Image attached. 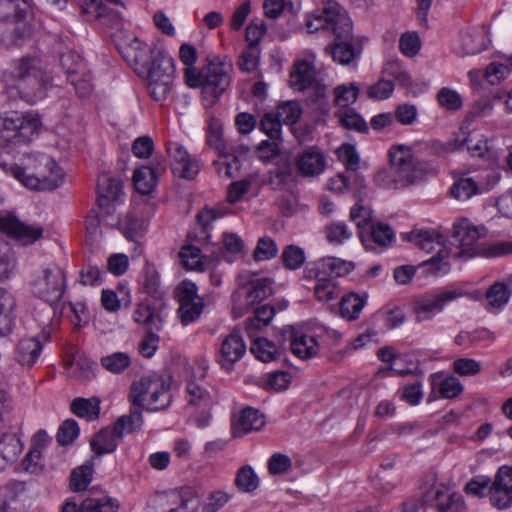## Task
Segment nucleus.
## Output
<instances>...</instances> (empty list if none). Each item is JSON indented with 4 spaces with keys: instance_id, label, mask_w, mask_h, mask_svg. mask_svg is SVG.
I'll list each match as a JSON object with an SVG mask.
<instances>
[{
    "instance_id": "nucleus-1",
    "label": "nucleus",
    "mask_w": 512,
    "mask_h": 512,
    "mask_svg": "<svg viewBox=\"0 0 512 512\" xmlns=\"http://www.w3.org/2000/svg\"><path fill=\"white\" fill-rule=\"evenodd\" d=\"M309 33L330 31L335 37L334 44L326 46V53L334 61L349 65L358 59L361 50L353 44L352 22L347 12L335 0H323V7L307 17Z\"/></svg>"
},
{
    "instance_id": "nucleus-2",
    "label": "nucleus",
    "mask_w": 512,
    "mask_h": 512,
    "mask_svg": "<svg viewBox=\"0 0 512 512\" xmlns=\"http://www.w3.org/2000/svg\"><path fill=\"white\" fill-rule=\"evenodd\" d=\"M0 166L31 190H54L59 187L64 177L55 160L44 153L25 154L19 163H0Z\"/></svg>"
},
{
    "instance_id": "nucleus-3",
    "label": "nucleus",
    "mask_w": 512,
    "mask_h": 512,
    "mask_svg": "<svg viewBox=\"0 0 512 512\" xmlns=\"http://www.w3.org/2000/svg\"><path fill=\"white\" fill-rule=\"evenodd\" d=\"M485 235L483 228H477L467 219H459L453 224V239L457 246L450 249V256L455 259L467 260L478 255L485 257H501L512 254V241H497L482 246L479 239Z\"/></svg>"
},
{
    "instance_id": "nucleus-4",
    "label": "nucleus",
    "mask_w": 512,
    "mask_h": 512,
    "mask_svg": "<svg viewBox=\"0 0 512 512\" xmlns=\"http://www.w3.org/2000/svg\"><path fill=\"white\" fill-rule=\"evenodd\" d=\"M390 178L395 188H406L423 181L429 171L427 161L419 158L414 146L394 144L388 150Z\"/></svg>"
},
{
    "instance_id": "nucleus-5",
    "label": "nucleus",
    "mask_w": 512,
    "mask_h": 512,
    "mask_svg": "<svg viewBox=\"0 0 512 512\" xmlns=\"http://www.w3.org/2000/svg\"><path fill=\"white\" fill-rule=\"evenodd\" d=\"M170 384L161 375L150 373L144 375L131 385L129 399L132 407L130 413L142 410L159 411L166 409L171 403Z\"/></svg>"
},
{
    "instance_id": "nucleus-6",
    "label": "nucleus",
    "mask_w": 512,
    "mask_h": 512,
    "mask_svg": "<svg viewBox=\"0 0 512 512\" xmlns=\"http://www.w3.org/2000/svg\"><path fill=\"white\" fill-rule=\"evenodd\" d=\"M224 62L219 55L207 56V65L198 71L194 66L186 67L185 83L191 88L202 87L203 104L206 109L213 108L220 100L224 87Z\"/></svg>"
},
{
    "instance_id": "nucleus-7",
    "label": "nucleus",
    "mask_w": 512,
    "mask_h": 512,
    "mask_svg": "<svg viewBox=\"0 0 512 512\" xmlns=\"http://www.w3.org/2000/svg\"><path fill=\"white\" fill-rule=\"evenodd\" d=\"M16 88L27 103L35 104L47 96L50 77L43 71L36 58L24 57L15 67Z\"/></svg>"
},
{
    "instance_id": "nucleus-8",
    "label": "nucleus",
    "mask_w": 512,
    "mask_h": 512,
    "mask_svg": "<svg viewBox=\"0 0 512 512\" xmlns=\"http://www.w3.org/2000/svg\"><path fill=\"white\" fill-rule=\"evenodd\" d=\"M239 290L232 295V314L241 317L245 310L272 294L273 281L269 278H258L256 273L244 271L237 277Z\"/></svg>"
},
{
    "instance_id": "nucleus-9",
    "label": "nucleus",
    "mask_w": 512,
    "mask_h": 512,
    "mask_svg": "<svg viewBox=\"0 0 512 512\" xmlns=\"http://www.w3.org/2000/svg\"><path fill=\"white\" fill-rule=\"evenodd\" d=\"M143 425V416L139 411H133L129 415L121 416L112 429H101L90 441L91 450L96 456L114 452L118 447V442L124 434L132 433L140 429Z\"/></svg>"
},
{
    "instance_id": "nucleus-10",
    "label": "nucleus",
    "mask_w": 512,
    "mask_h": 512,
    "mask_svg": "<svg viewBox=\"0 0 512 512\" xmlns=\"http://www.w3.org/2000/svg\"><path fill=\"white\" fill-rule=\"evenodd\" d=\"M175 76L173 58L163 52H157L148 69L147 89L156 100H165L172 91Z\"/></svg>"
},
{
    "instance_id": "nucleus-11",
    "label": "nucleus",
    "mask_w": 512,
    "mask_h": 512,
    "mask_svg": "<svg viewBox=\"0 0 512 512\" xmlns=\"http://www.w3.org/2000/svg\"><path fill=\"white\" fill-rule=\"evenodd\" d=\"M40 120L31 114L0 116V147L26 143L38 133Z\"/></svg>"
},
{
    "instance_id": "nucleus-12",
    "label": "nucleus",
    "mask_w": 512,
    "mask_h": 512,
    "mask_svg": "<svg viewBox=\"0 0 512 512\" xmlns=\"http://www.w3.org/2000/svg\"><path fill=\"white\" fill-rule=\"evenodd\" d=\"M65 289V274L57 266L44 268L32 283L33 294L49 304L57 303Z\"/></svg>"
},
{
    "instance_id": "nucleus-13",
    "label": "nucleus",
    "mask_w": 512,
    "mask_h": 512,
    "mask_svg": "<svg viewBox=\"0 0 512 512\" xmlns=\"http://www.w3.org/2000/svg\"><path fill=\"white\" fill-rule=\"evenodd\" d=\"M179 302L178 315L183 325L196 321L204 308L202 299L197 294V287L190 281H183L176 289Z\"/></svg>"
},
{
    "instance_id": "nucleus-14",
    "label": "nucleus",
    "mask_w": 512,
    "mask_h": 512,
    "mask_svg": "<svg viewBox=\"0 0 512 512\" xmlns=\"http://www.w3.org/2000/svg\"><path fill=\"white\" fill-rule=\"evenodd\" d=\"M464 296L462 289L453 288L438 292L435 295L417 300L414 304L415 318L417 322L431 319L435 314L441 312L450 302Z\"/></svg>"
},
{
    "instance_id": "nucleus-15",
    "label": "nucleus",
    "mask_w": 512,
    "mask_h": 512,
    "mask_svg": "<svg viewBox=\"0 0 512 512\" xmlns=\"http://www.w3.org/2000/svg\"><path fill=\"white\" fill-rule=\"evenodd\" d=\"M61 64L66 70L70 83L74 86L80 97H85L92 91L91 76L86 72L84 60L75 53L62 55Z\"/></svg>"
},
{
    "instance_id": "nucleus-16",
    "label": "nucleus",
    "mask_w": 512,
    "mask_h": 512,
    "mask_svg": "<svg viewBox=\"0 0 512 512\" xmlns=\"http://www.w3.org/2000/svg\"><path fill=\"white\" fill-rule=\"evenodd\" d=\"M0 232L6 233L23 245L33 244L43 236V228L20 221L16 216L0 212Z\"/></svg>"
},
{
    "instance_id": "nucleus-17",
    "label": "nucleus",
    "mask_w": 512,
    "mask_h": 512,
    "mask_svg": "<svg viewBox=\"0 0 512 512\" xmlns=\"http://www.w3.org/2000/svg\"><path fill=\"white\" fill-rule=\"evenodd\" d=\"M489 501L493 507L504 510L512 506V468L498 469L491 484Z\"/></svg>"
},
{
    "instance_id": "nucleus-18",
    "label": "nucleus",
    "mask_w": 512,
    "mask_h": 512,
    "mask_svg": "<svg viewBox=\"0 0 512 512\" xmlns=\"http://www.w3.org/2000/svg\"><path fill=\"white\" fill-rule=\"evenodd\" d=\"M167 152L171 158V169L175 176L191 180L199 173V162L192 159L182 145L177 142H169Z\"/></svg>"
},
{
    "instance_id": "nucleus-19",
    "label": "nucleus",
    "mask_w": 512,
    "mask_h": 512,
    "mask_svg": "<svg viewBox=\"0 0 512 512\" xmlns=\"http://www.w3.org/2000/svg\"><path fill=\"white\" fill-rule=\"evenodd\" d=\"M408 241L415 243L420 249L430 253L439 247L436 256L423 262V265L434 264L450 256V249L443 246L442 237L433 231L419 230L407 234Z\"/></svg>"
},
{
    "instance_id": "nucleus-20",
    "label": "nucleus",
    "mask_w": 512,
    "mask_h": 512,
    "mask_svg": "<svg viewBox=\"0 0 512 512\" xmlns=\"http://www.w3.org/2000/svg\"><path fill=\"white\" fill-rule=\"evenodd\" d=\"M159 501L164 512H197L200 506L199 498L189 488L167 492Z\"/></svg>"
},
{
    "instance_id": "nucleus-21",
    "label": "nucleus",
    "mask_w": 512,
    "mask_h": 512,
    "mask_svg": "<svg viewBox=\"0 0 512 512\" xmlns=\"http://www.w3.org/2000/svg\"><path fill=\"white\" fill-rule=\"evenodd\" d=\"M122 194V182L119 178L111 176L109 173H102L97 181V201L99 207L111 214L114 211V203L117 202Z\"/></svg>"
},
{
    "instance_id": "nucleus-22",
    "label": "nucleus",
    "mask_w": 512,
    "mask_h": 512,
    "mask_svg": "<svg viewBox=\"0 0 512 512\" xmlns=\"http://www.w3.org/2000/svg\"><path fill=\"white\" fill-rule=\"evenodd\" d=\"M295 166L300 175L315 177L324 172L326 168V158L319 148L309 147L297 155Z\"/></svg>"
},
{
    "instance_id": "nucleus-23",
    "label": "nucleus",
    "mask_w": 512,
    "mask_h": 512,
    "mask_svg": "<svg viewBox=\"0 0 512 512\" xmlns=\"http://www.w3.org/2000/svg\"><path fill=\"white\" fill-rule=\"evenodd\" d=\"M265 426L263 414L251 407L243 409L239 415L231 420V434L233 438H241L249 432L259 431Z\"/></svg>"
},
{
    "instance_id": "nucleus-24",
    "label": "nucleus",
    "mask_w": 512,
    "mask_h": 512,
    "mask_svg": "<svg viewBox=\"0 0 512 512\" xmlns=\"http://www.w3.org/2000/svg\"><path fill=\"white\" fill-rule=\"evenodd\" d=\"M205 143L219 158L224 156V124L221 111L209 113L206 120Z\"/></svg>"
},
{
    "instance_id": "nucleus-25",
    "label": "nucleus",
    "mask_w": 512,
    "mask_h": 512,
    "mask_svg": "<svg viewBox=\"0 0 512 512\" xmlns=\"http://www.w3.org/2000/svg\"><path fill=\"white\" fill-rule=\"evenodd\" d=\"M49 336L50 330L44 329L37 337L20 340L16 349L17 361L21 365L33 366L40 356L43 341H47Z\"/></svg>"
},
{
    "instance_id": "nucleus-26",
    "label": "nucleus",
    "mask_w": 512,
    "mask_h": 512,
    "mask_svg": "<svg viewBox=\"0 0 512 512\" xmlns=\"http://www.w3.org/2000/svg\"><path fill=\"white\" fill-rule=\"evenodd\" d=\"M283 334L289 336L290 349L298 358L309 359L317 354L319 345L313 336L300 335L297 337L292 327H285Z\"/></svg>"
},
{
    "instance_id": "nucleus-27",
    "label": "nucleus",
    "mask_w": 512,
    "mask_h": 512,
    "mask_svg": "<svg viewBox=\"0 0 512 512\" xmlns=\"http://www.w3.org/2000/svg\"><path fill=\"white\" fill-rule=\"evenodd\" d=\"M317 81L315 68L310 62L302 60L294 64L289 78L291 88L296 91H304Z\"/></svg>"
},
{
    "instance_id": "nucleus-28",
    "label": "nucleus",
    "mask_w": 512,
    "mask_h": 512,
    "mask_svg": "<svg viewBox=\"0 0 512 512\" xmlns=\"http://www.w3.org/2000/svg\"><path fill=\"white\" fill-rule=\"evenodd\" d=\"M23 450L16 434L4 433L0 436V472L14 464Z\"/></svg>"
},
{
    "instance_id": "nucleus-29",
    "label": "nucleus",
    "mask_w": 512,
    "mask_h": 512,
    "mask_svg": "<svg viewBox=\"0 0 512 512\" xmlns=\"http://www.w3.org/2000/svg\"><path fill=\"white\" fill-rule=\"evenodd\" d=\"M432 505L437 512H466L463 496L437 489L432 492Z\"/></svg>"
},
{
    "instance_id": "nucleus-30",
    "label": "nucleus",
    "mask_w": 512,
    "mask_h": 512,
    "mask_svg": "<svg viewBox=\"0 0 512 512\" xmlns=\"http://www.w3.org/2000/svg\"><path fill=\"white\" fill-rule=\"evenodd\" d=\"M510 296V290L505 282H495L485 293L484 308L490 313H497L508 304Z\"/></svg>"
},
{
    "instance_id": "nucleus-31",
    "label": "nucleus",
    "mask_w": 512,
    "mask_h": 512,
    "mask_svg": "<svg viewBox=\"0 0 512 512\" xmlns=\"http://www.w3.org/2000/svg\"><path fill=\"white\" fill-rule=\"evenodd\" d=\"M218 218H220V215H218L213 209H203L197 215V227L191 230L187 235L188 240L196 243L208 241L211 238V224Z\"/></svg>"
},
{
    "instance_id": "nucleus-32",
    "label": "nucleus",
    "mask_w": 512,
    "mask_h": 512,
    "mask_svg": "<svg viewBox=\"0 0 512 512\" xmlns=\"http://www.w3.org/2000/svg\"><path fill=\"white\" fill-rule=\"evenodd\" d=\"M461 46L464 54L475 55L487 48L488 39L483 28H473L461 34Z\"/></svg>"
},
{
    "instance_id": "nucleus-33",
    "label": "nucleus",
    "mask_w": 512,
    "mask_h": 512,
    "mask_svg": "<svg viewBox=\"0 0 512 512\" xmlns=\"http://www.w3.org/2000/svg\"><path fill=\"white\" fill-rule=\"evenodd\" d=\"M251 353L262 362H271L279 359L283 348L264 337H256L251 340Z\"/></svg>"
},
{
    "instance_id": "nucleus-34",
    "label": "nucleus",
    "mask_w": 512,
    "mask_h": 512,
    "mask_svg": "<svg viewBox=\"0 0 512 512\" xmlns=\"http://www.w3.org/2000/svg\"><path fill=\"white\" fill-rule=\"evenodd\" d=\"M354 268L353 263L336 257L323 258L319 263V273L328 275L329 279L341 277L350 273Z\"/></svg>"
},
{
    "instance_id": "nucleus-35",
    "label": "nucleus",
    "mask_w": 512,
    "mask_h": 512,
    "mask_svg": "<svg viewBox=\"0 0 512 512\" xmlns=\"http://www.w3.org/2000/svg\"><path fill=\"white\" fill-rule=\"evenodd\" d=\"M83 10L86 14L101 20L107 25L112 24L119 16L103 0H88L83 6Z\"/></svg>"
},
{
    "instance_id": "nucleus-36",
    "label": "nucleus",
    "mask_w": 512,
    "mask_h": 512,
    "mask_svg": "<svg viewBox=\"0 0 512 512\" xmlns=\"http://www.w3.org/2000/svg\"><path fill=\"white\" fill-rule=\"evenodd\" d=\"M28 9L26 0H0V22L24 18Z\"/></svg>"
},
{
    "instance_id": "nucleus-37",
    "label": "nucleus",
    "mask_w": 512,
    "mask_h": 512,
    "mask_svg": "<svg viewBox=\"0 0 512 512\" xmlns=\"http://www.w3.org/2000/svg\"><path fill=\"white\" fill-rule=\"evenodd\" d=\"M134 320L142 324L146 330L160 331L162 328V319L156 314L149 305L141 303L133 313Z\"/></svg>"
},
{
    "instance_id": "nucleus-38",
    "label": "nucleus",
    "mask_w": 512,
    "mask_h": 512,
    "mask_svg": "<svg viewBox=\"0 0 512 512\" xmlns=\"http://www.w3.org/2000/svg\"><path fill=\"white\" fill-rule=\"evenodd\" d=\"M100 401L97 398H76L71 403V411L78 417L87 420L98 418Z\"/></svg>"
},
{
    "instance_id": "nucleus-39",
    "label": "nucleus",
    "mask_w": 512,
    "mask_h": 512,
    "mask_svg": "<svg viewBox=\"0 0 512 512\" xmlns=\"http://www.w3.org/2000/svg\"><path fill=\"white\" fill-rule=\"evenodd\" d=\"M492 480L486 475L472 477L464 486V492L471 497L484 498L489 496Z\"/></svg>"
},
{
    "instance_id": "nucleus-40",
    "label": "nucleus",
    "mask_w": 512,
    "mask_h": 512,
    "mask_svg": "<svg viewBox=\"0 0 512 512\" xmlns=\"http://www.w3.org/2000/svg\"><path fill=\"white\" fill-rule=\"evenodd\" d=\"M479 192L477 182L467 176H463L456 180L451 187V195L460 201L470 199L473 195Z\"/></svg>"
},
{
    "instance_id": "nucleus-41",
    "label": "nucleus",
    "mask_w": 512,
    "mask_h": 512,
    "mask_svg": "<svg viewBox=\"0 0 512 512\" xmlns=\"http://www.w3.org/2000/svg\"><path fill=\"white\" fill-rule=\"evenodd\" d=\"M366 299L356 293H350L342 298L340 305L341 315L348 320H355L362 311Z\"/></svg>"
},
{
    "instance_id": "nucleus-42",
    "label": "nucleus",
    "mask_w": 512,
    "mask_h": 512,
    "mask_svg": "<svg viewBox=\"0 0 512 512\" xmlns=\"http://www.w3.org/2000/svg\"><path fill=\"white\" fill-rule=\"evenodd\" d=\"M118 508L117 501L108 497L86 498L80 505L81 512H117Z\"/></svg>"
},
{
    "instance_id": "nucleus-43",
    "label": "nucleus",
    "mask_w": 512,
    "mask_h": 512,
    "mask_svg": "<svg viewBox=\"0 0 512 512\" xmlns=\"http://www.w3.org/2000/svg\"><path fill=\"white\" fill-rule=\"evenodd\" d=\"M148 166H142L136 169L133 174V182L135 189L143 195L150 194L157 185L154 176Z\"/></svg>"
},
{
    "instance_id": "nucleus-44",
    "label": "nucleus",
    "mask_w": 512,
    "mask_h": 512,
    "mask_svg": "<svg viewBox=\"0 0 512 512\" xmlns=\"http://www.w3.org/2000/svg\"><path fill=\"white\" fill-rule=\"evenodd\" d=\"M146 221L136 212H129L123 223V233L127 239L134 240L146 230Z\"/></svg>"
},
{
    "instance_id": "nucleus-45",
    "label": "nucleus",
    "mask_w": 512,
    "mask_h": 512,
    "mask_svg": "<svg viewBox=\"0 0 512 512\" xmlns=\"http://www.w3.org/2000/svg\"><path fill=\"white\" fill-rule=\"evenodd\" d=\"M321 275V273H318L316 276L314 293L318 300L328 302L338 296V289L333 279Z\"/></svg>"
},
{
    "instance_id": "nucleus-46",
    "label": "nucleus",
    "mask_w": 512,
    "mask_h": 512,
    "mask_svg": "<svg viewBox=\"0 0 512 512\" xmlns=\"http://www.w3.org/2000/svg\"><path fill=\"white\" fill-rule=\"evenodd\" d=\"M131 364L130 356L124 352H115L101 358V365L109 372L119 374Z\"/></svg>"
},
{
    "instance_id": "nucleus-47",
    "label": "nucleus",
    "mask_w": 512,
    "mask_h": 512,
    "mask_svg": "<svg viewBox=\"0 0 512 512\" xmlns=\"http://www.w3.org/2000/svg\"><path fill=\"white\" fill-rule=\"evenodd\" d=\"M246 353V344L238 331L226 337V361L236 362Z\"/></svg>"
},
{
    "instance_id": "nucleus-48",
    "label": "nucleus",
    "mask_w": 512,
    "mask_h": 512,
    "mask_svg": "<svg viewBox=\"0 0 512 512\" xmlns=\"http://www.w3.org/2000/svg\"><path fill=\"white\" fill-rule=\"evenodd\" d=\"M141 285L143 290L157 298L161 296V283H160V277L156 270V268L153 265H147L142 274V281Z\"/></svg>"
},
{
    "instance_id": "nucleus-49",
    "label": "nucleus",
    "mask_w": 512,
    "mask_h": 512,
    "mask_svg": "<svg viewBox=\"0 0 512 512\" xmlns=\"http://www.w3.org/2000/svg\"><path fill=\"white\" fill-rule=\"evenodd\" d=\"M183 266L189 270H202L203 262L201 251L193 244L184 246L179 252Z\"/></svg>"
},
{
    "instance_id": "nucleus-50",
    "label": "nucleus",
    "mask_w": 512,
    "mask_h": 512,
    "mask_svg": "<svg viewBox=\"0 0 512 512\" xmlns=\"http://www.w3.org/2000/svg\"><path fill=\"white\" fill-rule=\"evenodd\" d=\"M341 126L358 132L367 131L368 127L363 118L354 110H343L336 114Z\"/></svg>"
},
{
    "instance_id": "nucleus-51",
    "label": "nucleus",
    "mask_w": 512,
    "mask_h": 512,
    "mask_svg": "<svg viewBox=\"0 0 512 512\" xmlns=\"http://www.w3.org/2000/svg\"><path fill=\"white\" fill-rule=\"evenodd\" d=\"M282 124H295L302 114V108L297 101H287L280 104L276 111Z\"/></svg>"
},
{
    "instance_id": "nucleus-52",
    "label": "nucleus",
    "mask_w": 512,
    "mask_h": 512,
    "mask_svg": "<svg viewBox=\"0 0 512 512\" xmlns=\"http://www.w3.org/2000/svg\"><path fill=\"white\" fill-rule=\"evenodd\" d=\"M235 484L243 492H252L259 485V479L250 466H244L237 472Z\"/></svg>"
},
{
    "instance_id": "nucleus-53",
    "label": "nucleus",
    "mask_w": 512,
    "mask_h": 512,
    "mask_svg": "<svg viewBox=\"0 0 512 512\" xmlns=\"http://www.w3.org/2000/svg\"><path fill=\"white\" fill-rule=\"evenodd\" d=\"M125 50L126 54L124 56L137 64L145 61L147 54L151 51L149 46L141 42L137 37H132L128 40Z\"/></svg>"
},
{
    "instance_id": "nucleus-54",
    "label": "nucleus",
    "mask_w": 512,
    "mask_h": 512,
    "mask_svg": "<svg viewBox=\"0 0 512 512\" xmlns=\"http://www.w3.org/2000/svg\"><path fill=\"white\" fill-rule=\"evenodd\" d=\"M351 220L357 225L360 229V237L362 238L363 230L368 227L370 228L372 223V210L369 207H366L362 203H357L355 206L351 208L350 211Z\"/></svg>"
},
{
    "instance_id": "nucleus-55",
    "label": "nucleus",
    "mask_w": 512,
    "mask_h": 512,
    "mask_svg": "<svg viewBox=\"0 0 512 512\" xmlns=\"http://www.w3.org/2000/svg\"><path fill=\"white\" fill-rule=\"evenodd\" d=\"M93 469L90 465H82L71 473L70 486L73 491H83L92 480Z\"/></svg>"
},
{
    "instance_id": "nucleus-56",
    "label": "nucleus",
    "mask_w": 512,
    "mask_h": 512,
    "mask_svg": "<svg viewBox=\"0 0 512 512\" xmlns=\"http://www.w3.org/2000/svg\"><path fill=\"white\" fill-rule=\"evenodd\" d=\"M335 105L346 108L353 104L358 97V88L354 84L340 85L334 89Z\"/></svg>"
},
{
    "instance_id": "nucleus-57",
    "label": "nucleus",
    "mask_w": 512,
    "mask_h": 512,
    "mask_svg": "<svg viewBox=\"0 0 512 512\" xmlns=\"http://www.w3.org/2000/svg\"><path fill=\"white\" fill-rule=\"evenodd\" d=\"M278 248L276 243L269 237H262L258 240L253 253L255 261H267L277 255Z\"/></svg>"
},
{
    "instance_id": "nucleus-58",
    "label": "nucleus",
    "mask_w": 512,
    "mask_h": 512,
    "mask_svg": "<svg viewBox=\"0 0 512 512\" xmlns=\"http://www.w3.org/2000/svg\"><path fill=\"white\" fill-rule=\"evenodd\" d=\"M245 255L244 241L237 234H226V261L233 262Z\"/></svg>"
},
{
    "instance_id": "nucleus-59",
    "label": "nucleus",
    "mask_w": 512,
    "mask_h": 512,
    "mask_svg": "<svg viewBox=\"0 0 512 512\" xmlns=\"http://www.w3.org/2000/svg\"><path fill=\"white\" fill-rule=\"evenodd\" d=\"M79 435V427L74 419L65 420L58 429L57 442L62 445L71 444Z\"/></svg>"
},
{
    "instance_id": "nucleus-60",
    "label": "nucleus",
    "mask_w": 512,
    "mask_h": 512,
    "mask_svg": "<svg viewBox=\"0 0 512 512\" xmlns=\"http://www.w3.org/2000/svg\"><path fill=\"white\" fill-rule=\"evenodd\" d=\"M309 91L308 99L316 109L322 112L328 111V100L326 97V86L319 80L307 89Z\"/></svg>"
},
{
    "instance_id": "nucleus-61",
    "label": "nucleus",
    "mask_w": 512,
    "mask_h": 512,
    "mask_svg": "<svg viewBox=\"0 0 512 512\" xmlns=\"http://www.w3.org/2000/svg\"><path fill=\"white\" fill-rule=\"evenodd\" d=\"M282 122L277 113H265L260 121V129L271 139H277L281 134Z\"/></svg>"
},
{
    "instance_id": "nucleus-62",
    "label": "nucleus",
    "mask_w": 512,
    "mask_h": 512,
    "mask_svg": "<svg viewBox=\"0 0 512 512\" xmlns=\"http://www.w3.org/2000/svg\"><path fill=\"white\" fill-rule=\"evenodd\" d=\"M282 260L286 268L296 270L305 261L304 251L294 245L287 246L282 253Z\"/></svg>"
},
{
    "instance_id": "nucleus-63",
    "label": "nucleus",
    "mask_w": 512,
    "mask_h": 512,
    "mask_svg": "<svg viewBox=\"0 0 512 512\" xmlns=\"http://www.w3.org/2000/svg\"><path fill=\"white\" fill-rule=\"evenodd\" d=\"M337 155L348 171L356 172L359 167L360 159L354 146L350 144H343L338 148Z\"/></svg>"
},
{
    "instance_id": "nucleus-64",
    "label": "nucleus",
    "mask_w": 512,
    "mask_h": 512,
    "mask_svg": "<svg viewBox=\"0 0 512 512\" xmlns=\"http://www.w3.org/2000/svg\"><path fill=\"white\" fill-rule=\"evenodd\" d=\"M437 99L441 107L447 110H458L462 106V99L455 91L447 87H443L437 94Z\"/></svg>"
}]
</instances>
